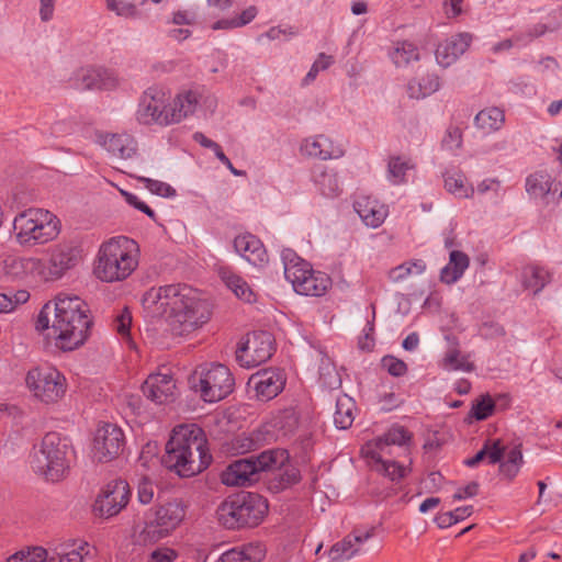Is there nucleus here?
<instances>
[{
	"mask_svg": "<svg viewBox=\"0 0 562 562\" xmlns=\"http://www.w3.org/2000/svg\"><path fill=\"white\" fill-rule=\"evenodd\" d=\"M143 314L162 319L175 336H187L211 318V305L202 294L187 284L153 286L140 300Z\"/></svg>",
	"mask_w": 562,
	"mask_h": 562,
	"instance_id": "nucleus-1",
	"label": "nucleus"
},
{
	"mask_svg": "<svg viewBox=\"0 0 562 562\" xmlns=\"http://www.w3.org/2000/svg\"><path fill=\"white\" fill-rule=\"evenodd\" d=\"M92 324L88 304L77 295L61 293L42 307L36 329L46 331L56 348L72 351L87 341Z\"/></svg>",
	"mask_w": 562,
	"mask_h": 562,
	"instance_id": "nucleus-2",
	"label": "nucleus"
},
{
	"mask_svg": "<svg viewBox=\"0 0 562 562\" xmlns=\"http://www.w3.org/2000/svg\"><path fill=\"white\" fill-rule=\"evenodd\" d=\"M206 443L203 430L195 424L178 425L166 443L162 462L180 476H193L211 463Z\"/></svg>",
	"mask_w": 562,
	"mask_h": 562,
	"instance_id": "nucleus-3",
	"label": "nucleus"
},
{
	"mask_svg": "<svg viewBox=\"0 0 562 562\" xmlns=\"http://www.w3.org/2000/svg\"><path fill=\"white\" fill-rule=\"evenodd\" d=\"M139 246L125 236L112 237L98 249L93 273L97 279L113 283L126 280L138 267Z\"/></svg>",
	"mask_w": 562,
	"mask_h": 562,
	"instance_id": "nucleus-4",
	"label": "nucleus"
},
{
	"mask_svg": "<svg viewBox=\"0 0 562 562\" xmlns=\"http://www.w3.org/2000/svg\"><path fill=\"white\" fill-rule=\"evenodd\" d=\"M74 458L75 451L69 439L57 432H48L34 446L29 463L35 474L54 483L68 475Z\"/></svg>",
	"mask_w": 562,
	"mask_h": 562,
	"instance_id": "nucleus-5",
	"label": "nucleus"
},
{
	"mask_svg": "<svg viewBox=\"0 0 562 562\" xmlns=\"http://www.w3.org/2000/svg\"><path fill=\"white\" fill-rule=\"evenodd\" d=\"M12 227L14 241L23 248H33L57 239L61 221L47 209L29 207L14 216Z\"/></svg>",
	"mask_w": 562,
	"mask_h": 562,
	"instance_id": "nucleus-6",
	"label": "nucleus"
},
{
	"mask_svg": "<svg viewBox=\"0 0 562 562\" xmlns=\"http://www.w3.org/2000/svg\"><path fill=\"white\" fill-rule=\"evenodd\" d=\"M411 440L408 431L401 426L391 427L383 436L368 441L361 449L368 465L375 472L391 481H398L406 476L409 468L395 461L384 460L385 454H391L393 446L403 447Z\"/></svg>",
	"mask_w": 562,
	"mask_h": 562,
	"instance_id": "nucleus-7",
	"label": "nucleus"
},
{
	"mask_svg": "<svg viewBox=\"0 0 562 562\" xmlns=\"http://www.w3.org/2000/svg\"><path fill=\"white\" fill-rule=\"evenodd\" d=\"M190 389L204 402L216 403L227 397L235 387L231 370L221 363L198 366L189 376Z\"/></svg>",
	"mask_w": 562,
	"mask_h": 562,
	"instance_id": "nucleus-8",
	"label": "nucleus"
},
{
	"mask_svg": "<svg viewBox=\"0 0 562 562\" xmlns=\"http://www.w3.org/2000/svg\"><path fill=\"white\" fill-rule=\"evenodd\" d=\"M281 259L284 277L294 291L302 295L321 296L331 285V280L325 272L315 271L311 265L299 257L292 249H283Z\"/></svg>",
	"mask_w": 562,
	"mask_h": 562,
	"instance_id": "nucleus-9",
	"label": "nucleus"
},
{
	"mask_svg": "<svg viewBox=\"0 0 562 562\" xmlns=\"http://www.w3.org/2000/svg\"><path fill=\"white\" fill-rule=\"evenodd\" d=\"M25 386L35 400L45 404H53L64 397L67 390V380L54 367H35L27 371Z\"/></svg>",
	"mask_w": 562,
	"mask_h": 562,
	"instance_id": "nucleus-10",
	"label": "nucleus"
},
{
	"mask_svg": "<svg viewBox=\"0 0 562 562\" xmlns=\"http://www.w3.org/2000/svg\"><path fill=\"white\" fill-rule=\"evenodd\" d=\"M186 513V504L178 498L159 505L154 512V517L145 522L139 533L140 540L145 543L156 542L167 537L182 522Z\"/></svg>",
	"mask_w": 562,
	"mask_h": 562,
	"instance_id": "nucleus-11",
	"label": "nucleus"
},
{
	"mask_svg": "<svg viewBox=\"0 0 562 562\" xmlns=\"http://www.w3.org/2000/svg\"><path fill=\"white\" fill-rule=\"evenodd\" d=\"M175 124L190 116L207 117L217 108V98L205 87H196L178 93L171 101Z\"/></svg>",
	"mask_w": 562,
	"mask_h": 562,
	"instance_id": "nucleus-12",
	"label": "nucleus"
},
{
	"mask_svg": "<svg viewBox=\"0 0 562 562\" xmlns=\"http://www.w3.org/2000/svg\"><path fill=\"white\" fill-rule=\"evenodd\" d=\"M135 120L145 126L175 124L172 105L167 103L165 92L155 88L146 90L139 99Z\"/></svg>",
	"mask_w": 562,
	"mask_h": 562,
	"instance_id": "nucleus-13",
	"label": "nucleus"
},
{
	"mask_svg": "<svg viewBox=\"0 0 562 562\" xmlns=\"http://www.w3.org/2000/svg\"><path fill=\"white\" fill-rule=\"evenodd\" d=\"M273 351L272 336L267 331L247 335L236 350V360L241 367L251 368L267 361Z\"/></svg>",
	"mask_w": 562,
	"mask_h": 562,
	"instance_id": "nucleus-14",
	"label": "nucleus"
},
{
	"mask_svg": "<svg viewBox=\"0 0 562 562\" xmlns=\"http://www.w3.org/2000/svg\"><path fill=\"white\" fill-rule=\"evenodd\" d=\"M130 497L131 490L127 482L114 480L108 483L98 495L93 512L99 517H113L127 505Z\"/></svg>",
	"mask_w": 562,
	"mask_h": 562,
	"instance_id": "nucleus-15",
	"label": "nucleus"
},
{
	"mask_svg": "<svg viewBox=\"0 0 562 562\" xmlns=\"http://www.w3.org/2000/svg\"><path fill=\"white\" fill-rule=\"evenodd\" d=\"M124 435L120 427L104 423L94 434L92 454L100 462H108L116 458L123 450Z\"/></svg>",
	"mask_w": 562,
	"mask_h": 562,
	"instance_id": "nucleus-16",
	"label": "nucleus"
},
{
	"mask_svg": "<svg viewBox=\"0 0 562 562\" xmlns=\"http://www.w3.org/2000/svg\"><path fill=\"white\" fill-rule=\"evenodd\" d=\"M301 153L311 158L321 160L339 159L346 154V144L327 134H317L306 137L301 143Z\"/></svg>",
	"mask_w": 562,
	"mask_h": 562,
	"instance_id": "nucleus-17",
	"label": "nucleus"
},
{
	"mask_svg": "<svg viewBox=\"0 0 562 562\" xmlns=\"http://www.w3.org/2000/svg\"><path fill=\"white\" fill-rule=\"evenodd\" d=\"M83 257V250L76 240H63L50 248L48 265L55 280L75 268Z\"/></svg>",
	"mask_w": 562,
	"mask_h": 562,
	"instance_id": "nucleus-18",
	"label": "nucleus"
},
{
	"mask_svg": "<svg viewBox=\"0 0 562 562\" xmlns=\"http://www.w3.org/2000/svg\"><path fill=\"white\" fill-rule=\"evenodd\" d=\"M74 86L80 90L111 91L119 87L117 75L105 68L85 67L78 69L72 77Z\"/></svg>",
	"mask_w": 562,
	"mask_h": 562,
	"instance_id": "nucleus-19",
	"label": "nucleus"
},
{
	"mask_svg": "<svg viewBox=\"0 0 562 562\" xmlns=\"http://www.w3.org/2000/svg\"><path fill=\"white\" fill-rule=\"evenodd\" d=\"M94 142L109 155L117 159H132L136 156L138 149L135 137L126 132H98Z\"/></svg>",
	"mask_w": 562,
	"mask_h": 562,
	"instance_id": "nucleus-20",
	"label": "nucleus"
},
{
	"mask_svg": "<svg viewBox=\"0 0 562 562\" xmlns=\"http://www.w3.org/2000/svg\"><path fill=\"white\" fill-rule=\"evenodd\" d=\"M285 385V375L279 369H269L252 374L248 381L249 389L254 390L259 401L274 398Z\"/></svg>",
	"mask_w": 562,
	"mask_h": 562,
	"instance_id": "nucleus-21",
	"label": "nucleus"
},
{
	"mask_svg": "<svg viewBox=\"0 0 562 562\" xmlns=\"http://www.w3.org/2000/svg\"><path fill=\"white\" fill-rule=\"evenodd\" d=\"M470 33H457L442 40L435 52L437 64L442 68L452 66L470 47Z\"/></svg>",
	"mask_w": 562,
	"mask_h": 562,
	"instance_id": "nucleus-22",
	"label": "nucleus"
},
{
	"mask_svg": "<svg viewBox=\"0 0 562 562\" xmlns=\"http://www.w3.org/2000/svg\"><path fill=\"white\" fill-rule=\"evenodd\" d=\"M562 172L555 170H539L526 179V191L535 200H544L555 194L561 186Z\"/></svg>",
	"mask_w": 562,
	"mask_h": 562,
	"instance_id": "nucleus-23",
	"label": "nucleus"
},
{
	"mask_svg": "<svg viewBox=\"0 0 562 562\" xmlns=\"http://www.w3.org/2000/svg\"><path fill=\"white\" fill-rule=\"evenodd\" d=\"M143 392L147 398L158 404L172 402L176 397V383L167 372L154 373L144 382Z\"/></svg>",
	"mask_w": 562,
	"mask_h": 562,
	"instance_id": "nucleus-24",
	"label": "nucleus"
},
{
	"mask_svg": "<svg viewBox=\"0 0 562 562\" xmlns=\"http://www.w3.org/2000/svg\"><path fill=\"white\" fill-rule=\"evenodd\" d=\"M237 497L243 527L259 525L268 513L269 507L266 498L255 493H241Z\"/></svg>",
	"mask_w": 562,
	"mask_h": 562,
	"instance_id": "nucleus-25",
	"label": "nucleus"
},
{
	"mask_svg": "<svg viewBox=\"0 0 562 562\" xmlns=\"http://www.w3.org/2000/svg\"><path fill=\"white\" fill-rule=\"evenodd\" d=\"M353 209L362 222L373 228L379 227L387 216L386 206L368 195H358Z\"/></svg>",
	"mask_w": 562,
	"mask_h": 562,
	"instance_id": "nucleus-26",
	"label": "nucleus"
},
{
	"mask_svg": "<svg viewBox=\"0 0 562 562\" xmlns=\"http://www.w3.org/2000/svg\"><path fill=\"white\" fill-rule=\"evenodd\" d=\"M235 250L248 262L257 266L268 260L267 251L258 237L245 233L234 239Z\"/></svg>",
	"mask_w": 562,
	"mask_h": 562,
	"instance_id": "nucleus-27",
	"label": "nucleus"
},
{
	"mask_svg": "<svg viewBox=\"0 0 562 562\" xmlns=\"http://www.w3.org/2000/svg\"><path fill=\"white\" fill-rule=\"evenodd\" d=\"M256 473V465L250 458L239 459L223 471L221 480L227 486H244L254 481L252 476Z\"/></svg>",
	"mask_w": 562,
	"mask_h": 562,
	"instance_id": "nucleus-28",
	"label": "nucleus"
},
{
	"mask_svg": "<svg viewBox=\"0 0 562 562\" xmlns=\"http://www.w3.org/2000/svg\"><path fill=\"white\" fill-rule=\"evenodd\" d=\"M317 191L325 198L334 199L342 192V181L334 168L324 167L313 176Z\"/></svg>",
	"mask_w": 562,
	"mask_h": 562,
	"instance_id": "nucleus-29",
	"label": "nucleus"
},
{
	"mask_svg": "<svg viewBox=\"0 0 562 562\" xmlns=\"http://www.w3.org/2000/svg\"><path fill=\"white\" fill-rule=\"evenodd\" d=\"M441 78L436 71H427L412 79L407 85V93L413 99H424L438 91Z\"/></svg>",
	"mask_w": 562,
	"mask_h": 562,
	"instance_id": "nucleus-30",
	"label": "nucleus"
},
{
	"mask_svg": "<svg viewBox=\"0 0 562 562\" xmlns=\"http://www.w3.org/2000/svg\"><path fill=\"white\" fill-rule=\"evenodd\" d=\"M389 57L396 68H406L420 59V52L413 42L396 41L390 48Z\"/></svg>",
	"mask_w": 562,
	"mask_h": 562,
	"instance_id": "nucleus-31",
	"label": "nucleus"
},
{
	"mask_svg": "<svg viewBox=\"0 0 562 562\" xmlns=\"http://www.w3.org/2000/svg\"><path fill=\"white\" fill-rule=\"evenodd\" d=\"M218 274L226 286L240 300L252 303L256 301V293L251 286L228 267H220Z\"/></svg>",
	"mask_w": 562,
	"mask_h": 562,
	"instance_id": "nucleus-32",
	"label": "nucleus"
},
{
	"mask_svg": "<svg viewBox=\"0 0 562 562\" xmlns=\"http://www.w3.org/2000/svg\"><path fill=\"white\" fill-rule=\"evenodd\" d=\"M507 189L503 181L496 177H486L474 187V195L485 198L492 205H499L506 195Z\"/></svg>",
	"mask_w": 562,
	"mask_h": 562,
	"instance_id": "nucleus-33",
	"label": "nucleus"
},
{
	"mask_svg": "<svg viewBox=\"0 0 562 562\" xmlns=\"http://www.w3.org/2000/svg\"><path fill=\"white\" fill-rule=\"evenodd\" d=\"M552 274L546 267L530 265L521 271V284L525 289L531 290L535 294L540 293L550 283Z\"/></svg>",
	"mask_w": 562,
	"mask_h": 562,
	"instance_id": "nucleus-34",
	"label": "nucleus"
},
{
	"mask_svg": "<svg viewBox=\"0 0 562 562\" xmlns=\"http://www.w3.org/2000/svg\"><path fill=\"white\" fill-rule=\"evenodd\" d=\"M265 555L266 549L262 544L249 543L224 552L216 562H260Z\"/></svg>",
	"mask_w": 562,
	"mask_h": 562,
	"instance_id": "nucleus-35",
	"label": "nucleus"
},
{
	"mask_svg": "<svg viewBox=\"0 0 562 562\" xmlns=\"http://www.w3.org/2000/svg\"><path fill=\"white\" fill-rule=\"evenodd\" d=\"M505 451L506 446L501 439H488L473 458L464 461V464L474 468L484 460L490 464H496L502 461Z\"/></svg>",
	"mask_w": 562,
	"mask_h": 562,
	"instance_id": "nucleus-36",
	"label": "nucleus"
},
{
	"mask_svg": "<svg viewBox=\"0 0 562 562\" xmlns=\"http://www.w3.org/2000/svg\"><path fill=\"white\" fill-rule=\"evenodd\" d=\"M470 259L462 251L452 250L449 256V262L442 268L440 279L447 284L457 282L469 268Z\"/></svg>",
	"mask_w": 562,
	"mask_h": 562,
	"instance_id": "nucleus-37",
	"label": "nucleus"
},
{
	"mask_svg": "<svg viewBox=\"0 0 562 562\" xmlns=\"http://www.w3.org/2000/svg\"><path fill=\"white\" fill-rule=\"evenodd\" d=\"M445 189L457 199H473L474 187L468 181L461 171L447 172L445 175Z\"/></svg>",
	"mask_w": 562,
	"mask_h": 562,
	"instance_id": "nucleus-38",
	"label": "nucleus"
},
{
	"mask_svg": "<svg viewBox=\"0 0 562 562\" xmlns=\"http://www.w3.org/2000/svg\"><path fill=\"white\" fill-rule=\"evenodd\" d=\"M415 169V164L409 157L393 156L387 161L386 179L394 186L407 182V175Z\"/></svg>",
	"mask_w": 562,
	"mask_h": 562,
	"instance_id": "nucleus-39",
	"label": "nucleus"
},
{
	"mask_svg": "<svg viewBox=\"0 0 562 562\" xmlns=\"http://www.w3.org/2000/svg\"><path fill=\"white\" fill-rule=\"evenodd\" d=\"M217 519L221 525L228 529L243 527L239 502L237 495L228 497L216 510Z\"/></svg>",
	"mask_w": 562,
	"mask_h": 562,
	"instance_id": "nucleus-40",
	"label": "nucleus"
},
{
	"mask_svg": "<svg viewBox=\"0 0 562 562\" xmlns=\"http://www.w3.org/2000/svg\"><path fill=\"white\" fill-rule=\"evenodd\" d=\"M504 122V112L496 106L483 109L474 117L475 126L484 134H491L498 131L503 126Z\"/></svg>",
	"mask_w": 562,
	"mask_h": 562,
	"instance_id": "nucleus-41",
	"label": "nucleus"
},
{
	"mask_svg": "<svg viewBox=\"0 0 562 562\" xmlns=\"http://www.w3.org/2000/svg\"><path fill=\"white\" fill-rule=\"evenodd\" d=\"M356 403L355 401L342 394L336 400V409L334 413V423L339 429L349 428L355 420Z\"/></svg>",
	"mask_w": 562,
	"mask_h": 562,
	"instance_id": "nucleus-42",
	"label": "nucleus"
},
{
	"mask_svg": "<svg viewBox=\"0 0 562 562\" xmlns=\"http://www.w3.org/2000/svg\"><path fill=\"white\" fill-rule=\"evenodd\" d=\"M372 536L371 530H355L351 535L347 536L342 541L336 543L333 549V558L337 559H350L352 558L357 552L358 549L349 550L347 549V544H352V542H357V544L360 547L362 543H364L370 537Z\"/></svg>",
	"mask_w": 562,
	"mask_h": 562,
	"instance_id": "nucleus-43",
	"label": "nucleus"
},
{
	"mask_svg": "<svg viewBox=\"0 0 562 562\" xmlns=\"http://www.w3.org/2000/svg\"><path fill=\"white\" fill-rule=\"evenodd\" d=\"M250 459L254 465H256V472H259L283 467L289 459V454L285 450H268Z\"/></svg>",
	"mask_w": 562,
	"mask_h": 562,
	"instance_id": "nucleus-44",
	"label": "nucleus"
},
{
	"mask_svg": "<svg viewBox=\"0 0 562 562\" xmlns=\"http://www.w3.org/2000/svg\"><path fill=\"white\" fill-rule=\"evenodd\" d=\"M299 417L294 408H285L278 414L273 415L268 426L273 432H281L288 435L292 432L297 426Z\"/></svg>",
	"mask_w": 562,
	"mask_h": 562,
	"instance_id": "nucleus-45",
	"label": "nucleus"
},
{
	"mask_svg": "<svg viewBox=\"0 0 562 562\" xmlns=\"http://www.w3.org/2000/svg\"><path fill=\"white\" fill-rule=\"evenodd\" d=\"M25 279L34 281H55L48 262L41 258L25 257Z\"/></svg>",
	"mask_w": 562,
	"mask_h": 562,
	"instance_id": "nucleus-46",
	"label": "nucleus"
},
{
	"mask_svg": "<svg viewBox=\"0 0 562 562\" xmlns=\"http://www.w3.org/2000/svg\"><path fill=\"white\" fill-rule=\"evenodd\" d=\"M104 7L116 18L136 20L140 16L138 5L132 0H104Z\"/></svg>",
	"mask_w": 562,
	"mask_h": 562,
	"instance_id": "nucleus-47",
	"label": "nucleus"
},
{
	"mask_svg": "<svg viewBox=\"0 0 562 562\" xmlns=\"http://www.w3.org/2000/svg\"><path fill=\"white\" fill-rule=\"evenodd\" d=\"M426 270V263L422 259L406 261L389 271L392 282H401L411 276H419Z\"/></svg>",
	"mask_w": 562,
	"mask_h": 562,
	"instance_id": "nucleus-48",
	"label": "nucleus"
},
{
	"mask_svg": "<svg viewBox=\"0 0 562 562\" xmlns=\"http://www.w3.org/2000/svg\"><path fill=\"white\" fill-rule=\"evenodd\" d=\"M442 367L449 371L470 372L474 369L470 355L462 353L460 350L452 348L445 355Z\"/></svg>",
	"mask_w": 562,
	"mask_h": 562,
	"instance_id": "nucleus-49",
	"label": "nucleus"
},
{
	"mask_svg": "<svg viewBox=\"0 0 562 562\" xmlns=\"http://www.w3.org/2000/svg\"><path fill=\"white\" fill-rule=\"evenodd\" d=\"M522 462L524 458L520 446H515L507 452L506 460L501 462L499 471L503 475L513 480L518 474Z\"/></svg>",
	"mask_w": 562,
	"mask_h": 562,
	"instance_id": "nucleus-50",
	"label": "nucleus"
},
{
	"mask_svg": "<svg viewBox=\"0 0 562 562\" xmlns=\"http://www.w3.org/2000/svg\"><path fill=\"white\" fill-rule=\"evenodd\" d=\"M229 63L228 54L220 48L213 49L204 60V66L211 74H218L224 71Z\"/></svg>",
	"mask_w": 562,
	"mask_h": 562,
	"instance_id": "nucleus-51",
	"label": "nucleus"
},
{
	"mask_svg": "<svg viewBox=\"0 0 562 562\" xmlns=\"http://www.w3.org/2000/svg\"><path fill=\"white\" fill-rule=\"evenodd\" d=\"M167 23L176 26H194L198 23V13L193 8L177 9L171 12Z\"/></svg>",
	"mask_w": 562,
	"mask_h": 562,
	"instance_id": "nucleus-52",
	"label": "nucleus"
},
{
	"mask_svg": "<svg viewBox=\"0 0 562 562\" xmlns=\"http://www.w3.org/2000/svg\"><path fill=\"white\" fill-rule=\"evenodd\" d=\"M139 181L144 183V187L154 194H157L162 198H173L176 196V190L168 183L154 180L149 178L142 177Z\"/></svg>",
	"mask_w": 562,
	"mask_h": 562,
	"instance_id": "nucleus-53",
	"label": "nucleus"
},
{
	"mask_svg": "<svg viewBox=\"0 0 562 562\" xmlns=\"http://www.w3.org/2000/svg\"><path fill=\"white\" fill-rule=\"evenodd\" d=\"M47 551L41 547L20 551L8 559V562H45Z\"/></svg>",
	"mask_w": 562,
	"mask_h": 562,
	"instance_id": "nucleus-54",
	"label": "nucleus"
},
{
	"mask_svg": "<svg viewBox=\"0 0 562 562\" xmlns=\"http://www.w3.org/2000/svg\"><path fill=\"white\" fill-rule=\"evenodd\" d=\"M494 408L495 404L493 400L488 395H484L473 404L471 415L476 420H484L493 414Z\"/></svg>",
	"mask_w": 562,
	"mask_h": 562,
	"instance_id": "nucleus-55",
	"label": "nucleus"
},
{
	"mask_svg": "<svg viewBox=\"0 0 562 562\" xmlns=\"http://www.w3.org/2000/svg\"><path fill=\"white\" fill-rule=\"evenodd\" d=\"M25 257L8 256L3 261V270L7 274L16 279H25Z\"/></svg>",
	"mask_w": 562,
	"mask_h": 562,
	"instance_id": "nucleus-56",
	"label": "nucleus"
},
{
	"mask_svg": "<svg viewBox=\"0 0 562 562\" xmlns=\"http://www.w3.org/2000/svg\"><path fill=\"white\" fill-rule=\"evenodd\" d=\"M67 562H82L89 555L91 548L87 542H76L63 548Z\"/></svg>",
	"mask_w": 562,
	"mask_h": 562,
	"instance_id": "nucleus-57",
	"label": "nucleus"
},
{
	"mask_svg": "<svg viewBox=\"0 0 562 562\" xmlns=\"http://www.w3.org/2000/svg\"><path fill=\"white\" fill-rule=\"evenodd\" d=\"M114 328L123 339H130L132 314L127 307L122 308L114 318Z\"/></svg>",
	"mask_w": 562,
	"mask_h": 562,
	"instance_id": "nucleus-58",
	"label": "nucleus"
},
{
	"mask_svg": "<svg viewBox=\"0 0 562 562\" xmlns=\"http://www.w3.org/2000/svg\"><path fill=\"white\" fill-rule=\"evenodd\" d=\"M155 496V484L148 476H143L137 485V498L142 504H149Z\"/></svg>",
	"mask_w": 562,
	"mask_h": 562,
	"instance_id": "nucleus-59",
	"label": "nucleus"
},
{
	"mask_svg": "<svg viewBox=\"0 0 562 562\" xmlns=\"http://www.w3.org/2000/svg\"><path fill=\"white\" fill-rule=\"evenodd\" d=\"M158 445L156 442L146 443L139 454L138 462L144 468H149L151 464H158Z\"/></svg>",
	"mask_w": 562,
	"mask_h": 562,
	"instance_id": "nucleus-60",
	"label": "nucleus"
},
{
	"mask_svg": "<svg viewBox=\"0 0 562 562\" xmlns=\"http://www.w3.org/2000/svg\"><path fill=\"white\" fill-rule=\"evenodd\" d=\"M462 145V132L459 127H449L442 138V146L450 150L454 151L459 149Z\"/></svg>",
	"mask_w": 562,
	"mask_h": 562,
	"instance_id": "nucleus-61",
	"label": "nucleus"
},
{
	"mask_svg": "<svg viewBox=\"0 0 562 562\" xmlns=\"http://www.w3.org/2000/svg\"><path fill=\"white\" fill-rule=\"evenodd\" d=\"M382 367L394 376H402L407 371L406 363L393 356L383 357Z\"/></svg>",
	"mask_w": 562,
	"mask_h": 562,
	"instance_id": "nucleus-62",
	"label": "nucleus"
},
{
	"mask_svg": "<svg viewBox=\"0 0 562 562\" xmlns=\"http://www.w3.org/2000/svg\"><path fill=\"white\" fill-rule=\"evenodd\" d=\"M295 35H296V32L291 26H289V27L272 26L262 35V37H266L269 41H277L282 37H292Z\"/></svg>",
	"mask_w": 562,
	"mask_h": 562,
	"instance_id": "nucleus-63",
	"label": "nucleus"
},
{
	"mask_svg": "<svg viewBox=\"0 0 562 562\" xmlns=\"http://www.w3.org/2000/svg\"><path fill=\"white\" fill-rule=\"evenodd\" d=\"M177 558V553L169 548H159L155 550L148 562H172Z\"/></svg>",
	"mask_w": 562,
	"mask_h": 562,
	"instance_id": "nucleus-64",
	"label": "nucleus"
}]
</instances>
